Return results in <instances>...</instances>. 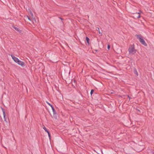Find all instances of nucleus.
<instances>
[{
	"label": "nucleus",
	"instance_id": "nucleus-8",
	"mask_svg": "<svg viewBox=\"0 0 154 154\" xmlns=\"http://www.w3.org/2000/svg\"><path fill=\"white\" fill-rule=\"evenodd\" d=\"M86 39L87 42V43L89 44V39L88 38V37H86Z\"/></svg>",
	"mask_w": 154,
	"mask_h": 154
},
{
	"label": "nucleus",
	"instance_id": "nucleus-16",
	"mask_svg": "<svg viewBox=\"0 0 154 154\" xmlns=\"http://www.w3.org/2000/svg\"><path fill=\"white\" fill-rule=\"evenodd\" d=\"M47 103L50 106H51V107L53 106L52 105H51V104H50L48 102H47Z\"/></svg>",
	"mask_w": 154,
	"mask_h": 154
},
{
	"label": "nucleus",
	"instance_id": "nucleus-4",
	"mask_svg": "<svg viewBox=\"0 0 154 154\" xmlns=\"http://www.w3.org/2000/svg\"><path fill=\"white\" fill-rule=\"evenodd\" d=\"M17 63L22 67H23L24 66V63L20 60H19Z\"/></svg>",
	"mask_w": 154,
	"mask_h": 154
},
{
	"label": "nucleus",
	"instance_id": "nucleus-7",
	"mask_svg": "<svg viewBox=\"0 0 154 154\" xmlns=\"http://www.w3.org/2000/svg\"><path fill=\"white\" fill-rule=\"evenodd\" d=\"M97 30L99 32V33L101 34V35H102V33L100 32V31L99 30V28L98 27H97Z\"/></svg>",
	"mask_w": 154,
	"mask_h": 154
},
{
	"label": "nucleus",
	"instance_id": "nucleus-9",
	"mask_svg": "<svg viewBox=\"0 0 154 154\" xmlns=\"http://www.w3.org/2000/svg\"><path fill=\"white\" fill-rule=\"evenodd\" d=\"M134 74H136L137 76L138 75V73L136 69H134Z\"/></svg>",
	"mask_w": 154,
	"mask_h": 154
},
{
	"label": "nucleus",
	"instance_id": "nucleus-15",
	"mask_svg": "<svg viewBox=\"0 0 154 154\" xmlns=\"http://www.w3.org/2000/svg\"><path fill=\"white\" fill-rule=\"evenodd\" d=\"M26 17L27 18L28 20H29L30 21H31L32 20L28 16H27Z\"/></svg>",
	"mask_w": 154,
	"mask_h": 154
},
{
	"label": "nucleus",
	"instance_id": "nucleus-23",
	"mask_svg": "<svg viewBox=\"0 0 154 154\" xmlns=\"http://www.w3.org/2000/svg\"><path fill=\"white\" fill-rule=\"evenodd\" d=\"M60 19L61 20H63V19H62V18H60Z\"/></svg>",
	"mask_w": 154,
	"mask_h": 154
},
{
	"label": "nucleus",
	"instance_id": "nucleus-18",
	"mask_svg": "<svg viewBox=\"0 0 154 154\" xmlns=\"http://www.w3.org/2000/svg\"><path fill=\"white\" fill-rule=\"evenodd\" d=\"M32 21H35V22H36V20L34 18H33V20H32Z\"/></svg>",
	"mask_w": 154,
	"mask_h": 154
},
{
	"label": "nucleus",
	"instance_id": "nucleus-24",
	"mask_svg": "<svg viewBox=\"0 0 154 154\" xmlns=\"http://www.w3.org/2000/svg\"><path fill=\"white\" fill-rule=\"evenodd\" d=\"M138 14H140V12H139L138 13Z\"/></svg>",
	"mask_w": 154,
	"mask_h": 154
},
{
	"label": "nucleus",
	"instance_id": "nucleus-5",
	"mask_svg": "<svg viewBox=\"0 0 154 154\" xmlns=\"http://www.w3.org/2000/svg\"><path fill=\"white\" fill-rule=\"evenodd\" d=\"M3 116H4V120L6 122H7V121L6 120V119L5 117V112L4 111V110H3Z\"/></svg>",
	"mask_w": 154,
	"mask_h": 154
},
{
	"label": "nucleus",
	"instance_id": "nucleus-21",
	"mask_svg": "<svg viewBox=\"0 0 154 154\" xmlns=\"http://www.w3.org/2000/svg\"><path fill=\"white\" fill-rule=\"evenodd\" d=\"M29 10H30V9H28V11L29 12Z\"/></svg>",
	"mask_w": 154,
	"mask_h": 154
},
{
	"label": "nucleus",
	"instance_id": "nucleus-6",
	"mask_svg": "<svg viewBox=\"0 0 154 154\" xmlns=\"http://www.w3.org/2000/svg\"><path fill=\"white\" fill-rule=\"evenodd\" d=\"M42 128H43L45 130V131L46 132H47V133L48 132V130L46 129V127L44 125H43Z\"/></svg>",
	"mask_w": 154,
	"mask_h": 154
},
{
	"label": "nucleus",
	"instance_id": "nucleus-3",
	"mask_svg": "<svg viewBox=\"0 0 154 154\" xmlns=\"http://www.w3.org/2000/svg\"><path fill=\"white\" fill-rule=\"evenodd\" d=\"M12 58L14 60L16 63H17L19 60L17 57H15L13 55H11Z\"/></svg>",
	"mask_w": 154,
	"mask_h": 154
},
{
	"label": "nucleus",
	"instance_id": "nucleus-10",
	"mask_svg": "<svg viewBox=\"0 0 154 154\" xmlns=\"http://www.w3.org/2000/svg\"><path fill=\"white\" fill-rule=\"evenodd\" d=\"M53 112L54 114H55L56 113L55 112V110L54 108L53 107V106L51 107Z\"/></svg>",
	"mask_w": 154,
	"mask_h": 154
},
{
	"label": "nucleus",
	"instance_id": "nucleus-19",
	"mask_svg": "<svg viewBox=\"0 0 154 154\" xmlns=\"http://www.w3.org/2000/svg\"><path fill=\"white\" fill-rule=\"evenodd\" d=\"M128 96V98H129V100H130V97L129 96Z\"/></svg>",
	"mask_w": 154,
	"mask_h": 154
},
{
	"label": "nucleus",
	"instance_id": "nucleus-11",
	"mask_svg": "<svg viewBox=\"0 0 154 154\" xmlns=\"http://www.w3.org/2000/svg\"><path fill=\"white\" fill-rule=\"evenodd\" d=\"M13 28H14V29H15V30H16V31H18V32H19L20 31V30L19 29H18V28H17V27H16L14 26Z\"/></svg>",
	"mask_w": 154,
	"mask_h": 154
},
{
	"label": "nucleus",
	"instance_id": "nucleus-1",
	"mask_svg": "<svg viewBox=\"0 0 154 154\" xmlns=\"http://www.w3.org/2000/svg\"><path fill=\"white\" fill-rule=\"evenodd\" d=\"M128 50L129 54H134L136 53L137 51V50L134 49V47L133 45H130Z\"/></svg>",
	"mask_w": 154,
	"mask_h": 154
},
{
	"label": "nucleus",
	"instance_id": "nucleus-25",
	"mask_svg": "<svg viewBox=\"0 0 154 154\" xmlns=\"http://www.w3.org/2000/svg\"><path fill=\"white\" fill-rule=\"evenodd\" d=\"M153 154H154L153 153Z\"/></svg>",
	"mask_w": 154,
	"mask_h": 154
},
{
	"label": "nucleus",
	"instance_id": "nucleus-13",
	"mask_svg": "<svg viewBox=\"0 0 154 154\" xmlns=\"http://www.w3.org/2000/svg\"><path fill=\"white\" fill-rule=\"evenodd\" d=\"M110 48V46L109 45H107V49L108 50H109Z\"/></svg>",
	"mask_w": 154,
	"mask_h": 154
},
{
	"label": "nucleus",
	"instance_id": "nucleus-22",
	"mask_svg": "<svg viewBox=\"0 0 154 154\" xmlns=\"http://www.w3.org/2000/svg\"><path fill=\"white\" fill-rule=\"evenodd\" d=\"M30 11H31V10H29V13L30 12Z\"/></svg>",
	"mask_w": 154,
	"mask_h": 154
},
{
	"label": "nucleus",
	"instance_id": "nucleus-20",
	"mask_svg": "<svg viewBox=\"0 0 154 154\" xmlns=\"http://www.w3.org/2000/svg\"><path fill=\"white\" fill-rule=\"evenodd\" d=\"M140 15H139L138 17V18H140Z\"/></svg>",
	"mask_w": 154,
	"mask_h": 154
},
{
	"label": "nucleus",
	"instance_id": "nucleus-2",
	"mask_svg": "<svg viewBox=\"0 0 154 154\" xmlns=\"http://www.w3.org/2000/svg\"><path fill=\"white\" fill-rule=\"evenodd\" d=\"M136 36H137V39H138L140 42L143 45L145 46H146L147 44L145 42L144 40L143 39L142 37L141 36V35H136Z\"/></svg>",
	"mask_w": 154,
	"mask_h": 154
},
{
	"label": "nucleus",
	"instance_id": "nucleus-14",
	"mask_svg": "<svg viewBox=\"0 0 154 154\" xmlns=\"http://www.w3.org/2000/svg\"><path fill=\"white\" fill-rule=\"evenodd\" d=\"M47 133H48V137H49L50 139L51 135H50V134L49 132L48 131V132H47Z\"/></svg>",
	"mask_w": 154,
	"mask_h": 154
},
{
	"label": "nucleus",
	"instance_id": "nucleus-17",
	"mask_svg": "<svg viewBox=\"0 0 154 154\" xmlns=\"http://www.w3.org/2000/svg\"><path fill=\"white\" fill-rule=\"evenodd\" d=\"M29 13L31 15V16L32 17L33 16V14L32 11H30V12H29Z\"/></svg>",
	"mask_w": 154,
	"mask_h": 154
},
{
	"label": "nucleus",
	"instance_id": "nucleus-12",
	"mask_svg": "<svg viewBox=\"0 0 154 154\" xmlns=\"http://www.w3.org/2000/svg\"><path fill=\"white\" fill-rule=\"evenodd\" d=\"M94 90H91L90 92V94L91 95H92V94L93 93V92H94Z\"/></svg>",
	"mask_w": 154,
	"mask_h": 154
}]
</instances>
